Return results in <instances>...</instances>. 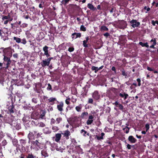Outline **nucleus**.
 <instances>
[{
    "mask_svg": "<svg viewBox=\"0 0 158 158\" xmlns=\"http://www.w3.org/2000/svg\"><path fill=\"white\" fill-rule=\"evenodd\" d=\"M4 53L3 54V68L5 69H7L11 63L10 57L12 56V52L9 48H5L3 51Z\"/></svg>",
    "mask_w": 158,
    "mask_h": 158,
    "instance_id": "f257e3e1",
    "label": "nucleus"
},
{
    "mask_svg": "<svg viewBox=\"0 0 158 158\" xmlns=\"http://www.w3.org/2000/svg\"><path fill=\"white\" fill-rule=\"evenodd\" d=\"M42 134L41 133L38 132L36 130L30 131L27 135L29 139L28 143H30L31 140H35V139L39 138Z\"/></svg>",
    "mask_w": 158,
    "mask_h": 158,
    "instance_id": "f03ea898",
    "label": "nucleus"
},
{
    "mask_svg": "<svg viewBox=\"0 0 158 158\" xmlns=\"http://www.w3.org/2000/svg\"><path fill=\"white\" fill-rule=\"evenodd\" d=\"M30 142L31 143L30 147L31 149L38 150L40 148L41 143L39 142L38 140H36L35 141L31 140Z\"/></svg>",
    "mask_w": 158,
    "mask_h": 158,
    "instance_id": "7ed1b4c3",
    "label": "nucleus"
},
{
    "mask_svg": "<svg viewBox=\"0 0 158 158\" xmlns=\"http://www.w3.org/2000/svg\"><path fill=\"white\" fill-rule=\"evenodd\" d=\"M11 25L12 31L13 33H17L22 31L21 29L19 27V26L17 22L11 23Z\"/></svg>",
    "mask_w": 158,
    "mask_h": 158,
    "instance_id": "20e7f679",
    "label": "nucleus"
},
{
    "mask_svg": "<svg viewBox=\"0 0 158 158\" xmlns=\"http://www.w3.org/2000/svg\"><path fill=\"white\" fill-rule=\"evenodd\" d=\"M20 158H38V157L34 155L31 152H30L26 154L25 155L23 154L20 156Z\"/></svg>",
    "mask_w": 158,
    "mask_h": 158,
    "instance_id": "39448f33",
    "label": "nucleus"
},
{
    "mask_svg": "<svg viewBox=\"0 0 158 158\" xmlns=\"http://www.w3.org/2000/svg\"><path fill=\"white\" fill-rule=\"evenodd\" d=\"M57 109L58 110L61 112L63 111V107L64 106V103L63 101L59 102L57 101Z\"/></svg>",
    "mask_w": 158,
    "mask_h": 158,
    "instance_id": "423d86ee",
    "label": "nucleus"
},
{
    "mask_svg": "<svg viewBox=\"0 0 158 158\" xmlns=\"http://www.w3.org/2000/svg\"><path fill=\"white\" fill-rule=\"evenodd\" d=\"M116 96L118 98L120 97L123 98L124 100H126L128 97L129 95L128 94L123 92V91L119 94H116Z\"/></svg>",
    "mask_w": 158,
    "mask_h": 158,
    "instance_id": "0eeeda50",
    "label": "nucleus"
},
{
    "mask_svg": "<svg viewBox=\"0 0 158 158\" xmlns=\"http://www.w3.org/2000/svg\"><path fill=\"white\" fill-rule=\"evenodd\" d=\"M129 22L131 24V27L134 28L138 27L140 25V23L135 19H132Z\"/></svg>",
    "mask_w": 158,
    "mask_h": 158,
    "instance_id": "6e6552de",
    "label": "nucleus"
},
{
    "mask_svg": "<svg viewBox=\"0 0 158 158\" xmlns=\"http://www.w3.org/2000/svg\"><path fill=\"white\" fill-rule=\"evenodd\" d=\"M11 126L14 127L17 130H19L21 128V124L18 123V122L15 120L13 122V123L11 124Z\"/></svg>",
    "mask_w": 158,
    "mask_h": 158,
    "instance_id": "1a4fd4ad",
    "label": "nucleus"
},
{
    "mask_svg": "<svg viewBox=\"0 0 158 158\" xmlns=\"http://www.w3.org/2000/svg\"><path fill=\"white\" fill-rule=\"evenodd\" d=\"M8 109L9 112L11 116H13V114H15V109L13 104L12 103V105L9 107Z\"/></svg>",
    "mask_w": 158,
    "mask_h": 158,
    "instance_id": "9d476101",
    "label": "nucleus"
},
{
    "mask_svg": "<svg viewBox=\"0 0 158 158\" xmlns=\"http://www.w3.org/2000/svg\"><path fill=\"white\" fill-rule=\"evenodd\" d=\"M15 121L13 120L12 117H8L7 118L5 117L4 121L6 123H9L11 126V124L13 123V121Z\"/></svg>",
    "mask_w": 158,
    "mask_h": 158,
    "instance_id": "9b49d317",
    "label": "nucleus"
},
{
    "mask_svg": "<svg viewBox=\"0 0 158 158\" xmlns=\"http://www.w3.org/2000/svg\"><path fill=\"white\" fill-rule=\"evenodd\" d=\"M48 47L46 45L44 46L43 48V50L44 52V55H45L47 58L50 57V56L48 53Z\"/></svg>",
    "mask_w": 158,
    "mask_h": 158,
    "instance_id": "f8f14e48",
    "label": "nucleus"
},
{
    "mask_svg": "<svg viewBox=\"0 0 158 158\" xmlns=\"http://www.w3.org/2000/svg\"><path fill=\"white\" fill-rule=\"evenodd\" d=\"M81 35V33L74 32L72 34V38L73 39H75L78 37L80 38Z\"/></svg>",
    "mask_w": 158,
    "mask_h": 158,
    "instance_id": "ddd939ff",
    "label": "nucleus"
},
{
    "mask_svg": "<svg viewBox=\"0 0 158 158\" xmlns=\"http://www.w3.org/2000/svg\"><path fill=\"white\" fill-rule=\"evenodd\" d=\"M50 64V63L46 59L45 60H43L42 62L41 63V65L43 67H45L46 66H48Z\"/></svg>",
    "mask_w": 158,
    "mask_h": 158,
    "instance_id": "4468645a",
    "label": "nucleus"
},
{
    "mask_svg": "<svg viewBox=\"0 0 158 158\" xmlns=\"http://www.w3.org/2000/svg\"><path fill=\"white\" fill-rule=\"evenodd\" d=\"M128 140L131 143H135L137 141V139L132 135L129 136Z\"/></svg>",
    "mask_w": 158,
    "mask_h": 158,
    "instance_id": "2eb2a0df",
    "label": "nucleus"
},
{
    "mask_svg": "<svg viewBox=\"0 0 158 158\" xmlns=\"http://www.w3.org/2000/svg\"><path fill=\"white\" fill-rule=\"evenodd\" d=\"M62 134L64 135V136L65 137L66 139H69V136L70 135V133L69 131L68 130H66L64 131V133Z\"/></svg>",
    "mask_w": 158,
    "mask_h": 158,
    "instance_id": "dca6fc26",
    "label": "nucleus"
},
{
    "mask_svg": "<svg viewBox=\"0 0 158 158\" xmlns=\"http://www.w3.org/2000/svg\"><path fill=\"white\" fill-rule=\"evenodd\" d=\"M93 97L96 100L100 98V95L97 91H95L93 94Z\"/></svg>",
    "mask_w": 158,
    "mask_h": 158,
    "instance_id": "f3484780",
    "label": "nucleus"
},
{
    "mask_svg": "<svg viewBox=\"0 0 158 158\" xmlns=\"http://www.w3.org/2000/svg\"><path fill=\"white\" fill-rule=\"evenodd\" d=\"M44 133L45 134H50L52 131L50 128L48 127H46L43 129Z\"/></svg>",
    "mask_w": 158,
    "mask_h": 158,
    "instance_id": "a211bd4d",
    "label": "nucleus"
},
{
    "mask_svg": "<svg viewBox=\"0 0 158 158\" xmlns=\"http://www.w3.org/2000/svg\"><path fill=\"white\" fill-rule=\"evenodd\" d=\"M81 133L84 137H86L87 136L89 135V133L86 131L84 129H82L81 131Z\"/></svg>",
    "mask_w": 158,
    "mask_h": 158,
    "instance_id": "6ab92c4d",
    "label": "nucleus"
},
{
    "mask_svg": "<svg viewBox=\"0 0 158 158\" xmlns=\"http://www.w3.org/2000/svg\"><path fill=\"white\" fill-rule=\"evenodd\" d=\"M87 7L89 8L90 10H93L94 11L95 10H97V8L95 7L92 4L89 3L87 4Z\"/></svg>",
    "mask_w": 158,
    "mask_h": 158,
    "instance_id": "aec40b11",
    "label": "nucleus"
},
{
    "mask_svg": "<svg viewBox=\"0 0 158 158\" xmlns=\"http://www.w3.org/2000/svg\"><path fill=\"white\" fill-rule=\"evenodd\" d=\"M85 40H84L83 41V46L84 47L86 48L88 47V45L87 44V43L88 42V41L89 40V36H87L85 37Z\"/></svg>",
    "mask_w": 158,
    "mask_h": 158,
    "instance_id": "412c9836",
    "label": "nucleus"
},
{
    "mask_svg": "<svg viewBox=\"0 0 158 158\" xmlns=\"http://www.w3.org/2000/svg\"><path fill=\"white\" fill-rule=\"evenodd\" d=\"M88 113L87 112H82L81 114L80 117L82 119L85 118L87 117L88 115Z\"/></svg>",
    "mask_w": 158,
    "mask_h": 158,
    "instance_id": "4be33fe9",
    "label": "nucleus"
},
{
    "mask_svg": "<svg viewBox=\"0 0 158 158\" xmlns=\"http://www.w3.org/2000/svg\"><path fill=\"white\" fill-rule=\"evenodd\" d=\"M61 134L60 133H57L56 135V138L55 139V141L56 142L59 141L61 138Z\"/></svg>",
    "mask_w": 158,
    "mask_h": 158,
    "instance_id": "5701e85b",
    "label": "nucleus"
},
{
    "mask_svg": "<svg viewBox=\"0 0 158 158\" xmlns=\"http://www.w3.org/2000/svg\"><path fill=\"white\" fill-rule=\"evenodd\" d=\"M48 101L49 102H52V103L51 104V105H53L54 104V102L56 101V99L55 98L51 97L49 99H48Z\"/></svg>",
    "mask_w": 158,
    "mask_h": 158,
    "instance_id": "b1692460",
    "label": "nucleus"
},
{
    "mask_svg": "<svg viewBox=\"0 0 158 158\" xmlns=\"http://www.w3.org/2000/svg\"><path fill=\"white\" fill-rule=\"evenodd\" d=\"M65 149L64 147H60L57 146L56 148V151H59L61 152H63V151Z\"/></svg>",
    "mask_w": 158,
    "mask_h": 158,
    "instance_id": "393cba45",
    "label": "nucleus"
},
{
    "mask_svg": "<svg viewBox=\"0 0 158 158\" xmlns=\"http://www.w3.org/2000/svg\"><path fill=\"white\" fill-rule=\"evenodd\" d=\"M105 135V134L102 132L101 133V136H98L97 135H96V137L97 138V139L98 140H100L101 139H104L103 136Z\"/></svg>",
    "mask_w": 158,
    "mask_h": 158,
    "instance_id": "a878e982",
    "label": "nucleus"
},
{
    "mask_svg": "<svg viewBox=\"0 0 158 158\" xmlns=\"http://www.w3.org/2000/svg\"><path fill=\"white\" fill-rule=\"evenodd\" d=\"M82 108L81 105L79 104L78 106H76L75 107V109L77 112H80Z\"/></svg>",
    "mask_w": 158,
    "mask_h": 158,
    "instance_id": "bb28decb",
    "label": "nucleus"
},
{
    "mask_svg": "<svg viewBox=\"0 0 158 158\" xmlns=\"http://www.w3.org/2000/svg\"><path fill=\"white\" fill-rule=\"evenodd\" d=\"M13 40H15L16 43H20L21 42V40L20 38L16 37H13Z\"/></svg>",
    "mask_w": 158,
    "mask_h": 158,
    "instance_id": "cd10ccee",
    "label": "nucleus"
},
{
    "mask_svg": "<svg viewBox=\"0 0 158 158\" xmlns=\"http://www.w3.org/2000/svg\"><path fill=\"white\" fill-rule=\"evenodd\" d=\"M41 154L42 156H44L45 157L48 156V154L46 151L45 150H42L41 152Z\"/></svg>",
    "mask_w": 158,
    "mask_h": 158,
    "instance_id": "c85d7f7f",
    "label": "nucleus"
},
{
    "mask_svg": "<svg viewBox=\"0 0 158 158\" xmlns=\"http://www.w3.org/2000/svg\"><path fill=\"white\" fill-rule=\"evenodd\" d=\"M139 45H141L142 47H146L148 48L149 45L148 44V43L146 42L145 43H143L142 42H140L139 43Z\"/></svg>",
    "mask_w": 158,
    "mask_h": 158,
    "instance_id": "c756f323",
    "label": "nucleus"
},
{
    "mask_svg": "<svg viewBox=\"0 0 158 158\" xmlns=\"http://www.w3.org/2000/svg\"><path fill=\"white\" fill-rule=\"evenodd\" d=\"M20 143H21V145L22 146H23V145H25L27 143L26 140L25 139H20Z\"/></svg>",
    "mask_w": 158,
    "mask_h": 158,
    "instance_id": "7c9ffc66",
    "label": "nucleus"
},
{
    "mask_svg": "<svg viewBox=\"0 0 158 158\" xmlns=\"http://www.w3.org/2000/svg\"><path fill=\"white\" fill-rule=\"evenodd\" d=\"M62 121V118L61 117H59L56 118V124H59Z\"/></svg>",
    "mask_w": 158,
    "mask_h": 158,
    "instance_id": "2f4dec72",
    "label": "nucleus"
},
{
    "mask_svg": "<svg viewBox=\"0 0 158 158\" xmlns=\"http://www.w3.org/2000/svg\"><path fill=\"white\" fill-rule=\"evenodd\" d=\"M12 143L13 145L16 147H17L18 143V141L16 139H14L12 140Z\"/></svg>",
    "mask_w": 158,
    "mask_h": 158,
    "instance_id": "473e14b6",
    "label": "nucleus"
},
{
    "mask_svg": "<svg viewBox=\"0 0 158 158\" xmlns=\"http://www.w3.org/2000/svg\"><path fill=\"white\" fill-rule=\"evenodd\" d=\"M71 0H63L61 2V3L64 5H66L67 4H68L69 2L70 1H71Z\"/></svg>",
    "mask_w": 158,
    "mask_h": 158,
    "instance_id": "72a5a7b5",
    "label": "nucleus"
},
{
    "mask_svg": "<svg viewBox=\"0 0 158 158\" xmlns=\"http://www.w3.org/2000/svg\"><path fill=\"white\" fill-rule=\"evenodd\" d=\"M123 130L127 134L129 132V128L127 127L126 126L123 128Z\"/></svg>",
    "mask_w": 158,
    "mask_h": 158,
    "instance_id": "f704fd0d",
    "label": "nucleus"
},
{
    "mask_svg": "<svg viewBox=\"0 0 158 158\" xmlns=\"http://www.w3.org/2000/svg\"><path fill=\"white\" fill-rule=\"evenodd\" d=\"M91 69L92 71H94V72L95 73H96L98 71V67L94 66H92Z\"/></svg>",
    "mask_w": 158,
    "mask_h": 158,
    "instance_id": "c9c22d12",
    "label": "nucleus"
},
{
    "mask_svg": "<svg viewBox=\"0 0 158 158\" xmlns=\"http://www.w3.org/2000/svg\"><path fill=\"white\" fill-rule=\"evenodd\" d=\"M23 120L24 122H25L24 123L25 126H26L27 125V127H29V126L28 125H29V123H30V121H28V122H27L28 121H26L25 119V118H23Z\"/></svg>",
    "mask_w": 158,
    "mask_h": 158,
    "instance_id": "e433bc0d",
    "label": "nucleus"
},
{
    "mask_svg": "<svg viewBox=\"0 0 158 158\" xmlns=\"http://www.w3.org/2000/svg\"><path fill=\"white\" fill-rule=\"evenodd\" d=\"M101 29L102 31H108L109 30L108 28L104 26H102L101 27Z\"/></svg>",
    "mask_w": 158,
    "mask_h": 158,
    "instance_id": "4c0bfd02",
    "label": "nucleus"
},
{
    "mask_svg": "<svg viewBox=\"0 0 158 158\" xmlns=\"http://www.w3.org/2000/svg\"><path fill=\"white\" fill-rule=\"evenodd\" d=\"M52 129L53 130L54 132L57 131L59 130L58 127L55 126H53L52 128Z\"/></svg>",
    "mask_w": 158,
    "mask_h": 158,
    "instance_id": "58836bf2",
    "label": "nucleus"
},
{
    "mask_svg": "<svg viewBox=\"0 0 158 158\" xmlns=\"http://www.w3.org/2000/svg\"><path fill=\"white\" fill-rule=\"evenodd\" d=\"M93 120L88 119L86 122V124L88 125L91 124L93 122Z\"/></svg>",
    "mask_w": 158,
    "mask_h": 158,
    "instance_id": "ea45409f",
    "label": "nucleus"
},
{
    "mask_svg": "<svg viewBox=\"0 0 158 158\" xmlns=\"http://www.w3.org/2000/svg\"><path fill=\"white\" fill-rule=\"evenodd\" d=\"M56 123V120L52 118L51 119L50 124L52 125Z\"/></svg>",
    "mask_w": 158,
    "mask_h": 158,
    "instance_id": "a19ab883",
    "label": "nucleus"
},
{
    "mask_svg": "<svg viewBox=\"0 0 158 158\" xmlns=\"http://www.w3.org/2000/svg\"><path fill=\"white\" fill-rule=\"evenodd\" d=\"M5 118V117H4L2 114H0V122H2L4 121Z\"/></svg>",
    "mask_w": 158,
    "mask_h": 158,
    "instance_id": "79ce46f5",
    "label": "nucleus"
},
{
    "mask_svg": "<svg viewBox=\"0 0 158 158\" xmlns=\"http://www.w3.org/2000/svg\"><path fill=\"white\" fill-rule=\"evenodd\" d=\"M80 30L83 31H86V28L84 25H81L80 27Z\"/></svg>",
    "mask_w": 158,
    "mask_h": 158,
    "instance_id": "37998d69",
    "label": "nucleus"
},
{
    "mask_svg": "<svg viewBox=\"0 0 158 158\" xmlns=\"http://www.w3.org/2000/svg\"><path fill=\"white\" fill-rule=\"evenodd\" d=\"M87 93V91L85 90V89L84 92L81 94V95L84 98L85 96H86V95Z\"/></svg>",
    "mask_w": 158,
    "mask_h": 158,
    "instance_id": "c03bdc74",
    "label": "nucleus"
},
{
    "mask_svg": "<svg viewBox=\"0 0 158 158\" xmlns=\"http://www.w3.org/2000/svg\"><path fill=\"white\" fill-rule=\"evenodd\" d=\"M27 42L26 39L24 38L21 40V43L25 45L26 44Z\"/></svg>",
    "mask_w": 158,
    "mask_h": 158,
    "instance_id": "a18cd8bd",
    "label": "nucleus"
},
{
    "mask_svg": "<svg viewBox=\"0 0 158 158\" xmlns=\"http://www.w3.org/2000/svg\"><path fill=\"white\" fill-rule=\"evenodd\" d=\"M45 126V124L43 122H40L39 123V127H44Z\"/></svg>",
    "mask_w": 158,
    "mask_h": 158,
    "instance_id": "49530a36",
    "label": "nucleus"
},
{
    "mask_svg": "<svg viewBox=\"0 0 158 158\" xmlns=\"http://www.w3.org/2000/svg\"><path fill=\"white\" fill-rule=\"evenodd\" d=\"M38 99L37 98H33L32 99V102L35 103H37L38 102Z\"/></svg>",
    "mask_w": 158,
    "mask_h": 158,
    "instance_id": "de8ad7c7",
    "label": "nucleus"
},
{
    "mask_svg": "<svg viewBox=\"0 0 158 158\" xmlns=\"http://www.w3.org/2000/svg\"><path fill=\"white\" fill-rule=\"evenodd\" d=\"M70 6L71 8H74L76 7H78V6L76 4H71Z\"/></svg>",
    "mask_w": 158,
    "mask_h": 158,
    "instance_id": "09e8293b",
    "label": "nucleus"
},
{
    "mask_svg": "<svg viewBox=\"0 0 158 158\" xmlns=\"http://www.w3.org/2000/svg\"><path fill=\"white\" fill-rule=\"evenodd\" d=\"M151 42H153V43L152 44L155 45L156 44V40L155 39H152L151 40Z\"/></svg>",
    "mask_w": 158,
    "mask_h": 158,
    "instance_id": "8fccbe9b",
    "label": "nucleus"
},
{
    "mask_svg": "<svg viewBox=\"0 0 158 158\" xmlns=\"http://www.w3.org/2000/svg\"><path fill=\"white\" fill-rule=\"evenodd\" d=\"M27 26V24L26 23H23L21 25H20V27L22 28H24Z\"/></svg>",
    "mask_w": 158,
    "mask_h": 158,
    "instance_id": "3c124183",
    "label": "nucleus"
},
{
    "mask_svg": "<svg viewBox=\"0 0 158 158\" xmlns=\"http://www.w3.org/2000/svg\"><path fill=\"white\" fill-rule=\"evenodd\" d=\"M120 24H122L123 26V27L125 28L126 27V26H127V25L126 24V22L124 21L123 20V21H122L121 22H120Z\"/></svg>",
    "mask_w": 158,
    "mask_h": 158,
    "instance_id": "603ef678",
    "label": "nucleus"
},
{
    "mask_svg": "<svg viewBox=\"0 0 158 158\" xmlns=\"http://www.w3.org/2000/svg\"><path fill=\"white\" fill-rule=\"evenodd\" d=\"M145 127L146 129V131H147L149 129V125L148 123L146 124L145 125Z\"/></svg>",
    "mask_w": 158,
    "mask_h": 158,
    "instance_id": "864d4df0",
    "label": "nucleus"
},
{
    "mask_svg": "<svg viewBox=\"0 0 158 158\" xmlns=\"http://www.w3.org/2000/svg\"><path fill=\"white\" fill-rule=\"evenodd\" d=\"M47 89L48 90H51L52 89V86L49 83L48 84V87L47 88Z\"/></svg>",
    "mask_w": 158,
    "mask_h": 158,
    "instance_id": "5fc2aeb1",
    "label": "nucleus"
},
{
    "mask_svg": "<svg viewBox=\"0 0 158 158\" xmlns=\"http://www.w3.org/2000/svg\"><path fill=\"white\" fill-rule=\"evenodd\" d=\"M74 50V48L73 47H69V48L68 49V51L70 52H71L73 51Z\"/></svg>",
    "mask_w": 158,
    "mask_h": 158,
    "instance_id": "6e6d98bb",
    "label": "nucleus"
},
{
    "mask_svg": "<svg viewBox=\"0 0 158 158\" xmlns=\"http://www.w3.org/2000/svg\"><path fill=\"white\" fill-rule=\"evenodd\" d=\"M16 95L17 97L19 98H21L22 97V94L18 91H17L16 93Z\"/></svg>",
    "mask_w": 158,
    "mask_h": 158,
    "instance_id": "4d7b16f0",
    "label": "nucleus"
},
{
    "mask_svg": "<svg viewBox=\"0 0 158 158\" xmlns=\"http://www.w3.org/2000/svg\"><path fill=\"white\" fill-rule=\"evenodd\" d=\"M118 107H119V109L120 110H122L123 109V106L121 104H119L118 105Z\"/></svg>",
    "mask_w": 158,
    "mask_h": 158,
    "instance_id": "13d9d810",
    "label": "nucleus"
},
{
    "mask_svg": "<svg viewBox=\"0 0 158 158\" xmlns=\"http://www.w3.org/2000/svg\"><path fill=\"white\" fill-rule=\"evenodd\" d=\"M71 142L74 145H75L76 143H77V142H76L75 139H71Z\"/></svg>",
    "mask_w": 158,
    "mask_h": 158,
    "instance_id": "bf43d9fd",
    "label": "nucleus"
},
{
    "mask_svg": "<svg viewBox=\"0 0 158 158\" xmlns=\"http://www.w3.org/2000/svg\"><path fill=\"white\" fill-rule=\"evenodd\" d=\"M93 100L91 98H89L88 99V102L89 103L92 104Z\"/></svg>",
    "mask_w": 158,
    "mask_h": 158,
    "instance_id": "052dcab7",
    "label": "nucleus"
},
{
    "mask_svg": "<svg viewBox=\"0 0 158 158\" xmlns=\"http://www.w3.org/2000/svg\"><path fill=\"white\" fill-rule=\"evenodd\" d=\"M122 74L124 76H127V73H126L123 69L122 70Z\"/></svg>",
    "mask_w": 158,
    "mask_h": 158,
    "instance_id": "680f3d73",
    "label": "nucleus"
},
{
    "mask_svg": "<svg viewBox=\"0 0 158 158\" xmlns=\"http://www.w3.org/2000/svg\"><path fill=\"white\" fill-rule=\"evenodd\" d=\"M8 16L10 17V16L9 15H8V16H3L2 18V19L3 20H4L5 19L7 20L8 19Z\"/></svg>",
    "mask_w": 158,
    "mask_h": 158,
    "instance_id": "e2e57ef3",
    "label": "nucleus"
},
{
    "mask_svg": "<svg viewBox=\"0 0 158 158\" xmlns=\"http://www.w3.org/2000/svg\"><path fill=\"white\" fill-rule=\"evenodd\" d=\"M44 5V2H41V3L39 4V7L40 8H43V5Z\"/></svg>",
    "mask_w": 158,
    "mask_h": 158,
    "instance_id": "0e129e2a",
    "label": "nucleus"
},
{
    "mask_svg": "<svg viewBox=\"0 0 158 158\" xmlns=\"http://www.w3.org/2000/svg\"><path fill=\"white\" fill-rule=\"evenodd\" d=\"M137 81L138 82V86H140L141 85V80L140 78H137Z\"/></svg>",
    "mask_w": 158,
    "mask_h": 158,
    "instance_id": "69168bd1",
    "label": "nucleus"
},
{
    "mask_svg": "<svg viewBox=\"0 0 158 158\" xmlns=\"http://www.w3.org/2000/svg\"><path fill=\"white\" fill-rule=\"evenodd\" d=\"M110 34L107 32H106L103 34V35L105 36L106 38H107L108 36H110Z\"/></svg>",
    "mask_w": 158,
    "mask_h": 158,
    "instance_id": "338daca9",
    "label": "nucleus"
},
{
    "mask_svg": "<svg viewBox=\"0 0 158 158\" xmlns=\"http://www.w3.org/2000/svg\"><path fill=\"white\" fill-rule=\"evenodd\" d=\"M13 56L15 58L17 59L18 57V55L17 53H14L13 55Z\"/></svg>",
    "mask_w": 158,
    "mask_h": 158,
    "instance_id": "774afa93",
    "label": "nucleus"
}]
</instances>
